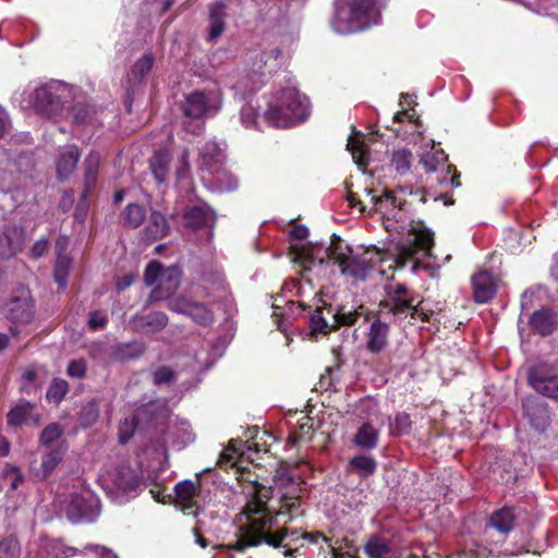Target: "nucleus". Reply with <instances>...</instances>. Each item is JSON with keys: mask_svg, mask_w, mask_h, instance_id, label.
<instances>
[{"mask_svg": "<svg viewBox=\"0 0 558 558\" xmlns=\"http://www.w3.org/2000/svg\"><path fill=\"white\" fill-rule=\"evenodd\" d=\"M270 435L259 430L258 426L246 427V547L266 543L272 547L281 546L287 531L270 533L274 517L266 504L271 495L270 471L263 462L269 460L268 442Z\"/></svg>", "mask_w": 558, "mask_h": 558, "instance_id": "1", "label": "nucleus"}, {"mask_svg": "<svg viewBox=\"0 0 558 558\" xmlns=\"http://www.w3.org/2000/svg\"><path fill=\"white\" fill-rule=\"evenodd\" d=\"M325 256L319 257L315 250L294 248V262L302 267L304 271L311 270L312 266L318 262L323 264L325 257L332 259L340 268L343 275H349L355 279H365L372 268L371 259L367 254H353L350 246L345 245L339 236L332 234L330 244L324 251Z\"/></svg>", "mask_w": 558, "mask_h": 558, "instance_id": "2", "label": "nucleus"}, {"mask_svg": "<svg viewBox=\"0 0 558 558\" xmlns=\"http://www.w3.org/2000/svg\"><path fill=\"white\" fill-rule=\"evenodd\" d=\"M374 9L375 0H341L336 5L333 29L344 35L369 27Z\"/></svg>", "mask_w": 558, "mask_h": 558, "instance_id": "3", "label": "nucleus"}, {"mask_svg": "<svg viewBox=\"0 0 558 558\" xmlns=\"http://www.w3.org/2000/svg\"><path fill=\"white\" fill-rule=\"evenodd\" d=\"M59 513L73 523L92 522L100 512L99 500L86 488H75L66 495H59Z\"/></svg>", "mask_w": 558, "mask_h": 558, "instance_id": "4", "label": "nucleus"}, {"mask_svg": "<svg viewBox=\"0 0 558 558\" xmlns=\"http://www.w3.org/2000/svg\"><path fill=\"white\" fill-rule=\"evenodd\" d=\"M182 279V271L177 266L162 268L157 262L147 265L144 280L147 286H157L148 296L150 303L168 300L179 288Z\"/></svg>", "mask_w": 558, "mask_h": 558, "instance_id": "5", "label": "nucleus"}, {"mask_svg": "<svg viewBox=\"0 0 558 558\" xmlns=\"http://www.w3.org/2000/svg\"><path fill=\"white\" fill-rule=\"evenodd\" d=\"M434 245V234L424 227L413 229V238L397 245L396 264L403 268L407 263L415 257L416 252L424 251L426 254Z\"/></svg>", "mask_w": 558, "mask_h": 558, "instance_id": "6", "label": "nucleus"}, {"mask_svg": "<svg viewBox=\"0 0 558 558\" xmlns=\"http://www.w3.org/2000/svg\"><path fill=\"white\" fill-rule=\"evenodd\" d=\"M279 102L289 113V118L280 121V124H299L304 122L310 114L308 99L295 88H283L278 94Z\"/></svg>", "mask_w": 558, "mask_h": 558, "instance_id": "7", "label": "nucleus"}, {"mask_svg": "<svg viewBox=\"0 0 558 558\" xmlns=\"http://www.w3.org/2000/svg\"><path fill=\"white\" fill-rule=\"evenodd\" d=\"M66 451V441H60L52 448H45L40 462L32 461L29 464V472L33 477L37 481L47 480L63 460Z\"/></svg>", "mask_w": 558, "mask_h": 558, "instance_id": "8", "label": "nucleus"}, {"mask_svg": "<svg viewBox=\"0 0 558 558\" xmlns=\"http://www.w3.org/2000/svg\"><path fill=\"white\" fill-rule=\"evenodd\" d=\"M527 381L541 395L551 399L558 398V375L546 364L538 363L531 367Z\"/></svg>", "mask_w": 558, "mask_h": 558, "instance_id": "9", "label": "nucleus"}, {"mask_svg": "<svg viewBox=\"0 0 558 558\" xmlns=\"http://www.w3.org/2000/svg\"><path fill=\"white\" fill-rule=\"evenodd\" d=\"M420 162L424 167L426 172H436L438 170H445L444 177L438 178L440 183H449L452 186H459V177L456 168L447 163V156L442 150H435L426 153L421 157Z\"/></svg>", "mask_w": 558, "mask_h": 558, "instance_id": "10", "label": "nucleus"}, {"mask_svg": "<svg viewBox=\"0 0 558 558\" xmlns=\"http://www.w3.org/2000/svg\"><path fill=\"white\" fill-rule=\"evenodd\" d=\"M225 160V147L217 142L209 141L199 149L197 163L199 171L214 174L219 172Z\"/></svg>", "mask_w": 558, "mask_h": 558, "instance_id": "11", "label": "nucleus"}, {"mask_svg": "<svg viewBox=\"0 0 558 558\" xmlns=\"http://www.w3.org/2000/svg\"><path fill=\"white\" fill-rule=\"evenodd\" d=\"M374 210L380 213L387 220L396 222L404 219V206L407 202L399 199L392 192L386 191L380 196H373Z\"/></svg>", "mask_w": 558, "mask_h": 558, "instance_id": "12", "label": "nucleus"}, {"mask_svg": "<svg viewBox=\"0 0 558 558\" xmlns=\"http://www.w3.org/2000/svg\"><path fill=\"white\" fill-rule=\"evenodd\" d=\"M183 111L186 117L198 120L203 117L216 113L218 107L211 105L209 96L204 93L195 92L186 97Z\"/></svg>", "mask_w": 558, "mask_h": 558, "instance_id": "13", "label": "nucleus"}, {"mask_svg": "<svg viewBox=\"0 0 558 558\" xmlns=\"http://www.w3.org/2000/svg\"><path fill=\"white\" fill-rule=\"evenodd\" d=\"M529 324L534 333L546 337L557 330L558 314L550 307H542L532 314Z\"/></svg>", "mask_w": 558, "mask_h": 558, "instance_id": "14", "label": "nucleus"}, {"mask_svg": "<svg viewBox=\"0 0 558 558\" xmlns=\"http://www.w3.org/2000/svg\"><path fill=\"white\" fill-rule=\"evenodd\" d=\"M241 446L240 440H231L229 446L222 451L218 461L219 466L226 471H231L238 482L242 481L244 473V468L241 465L243 454Z\"/></svg>", "mask_w": 558, "mask_h": 558, "instance_id": "15", "label": "nucleus"}, {"mask_svg": "<svg viewBox=\"0 0 558 558\" xmlns=\"http://www.w3.org/2000/svg\"><path fill=\"white\" fill-rule=\"evenodd\" d=\"M80 160V151L75 145H66L60 149L56 159L57 177L65 181L75 171Z\"/></svg>", "mask_w": 558, "mask_h": 558, "instance_id": "16", "label": "nucleus"}, {"mask_svg": "<svg viewBox=\"0 0 558 558\" xmlns=\"http://www.w3.org/2000/svg\"><path fill=\"white\" fill-rule=\"evenodd\" d=\"M415 298H389L386 301L380 302V306L386 308L389 313L395 316H408L415 317L420 315L423 322H427L429 318L427 314L418 311V305H414Z\"/></svg>", "mask_w": 558, "mask_h": 558, "instance_id": "17", "label": "nucleus"}, {"mask_svg": "<svg viewBox=\"0 0 558 558\" xmlns=\"http://www.w3.org/2000/svg\"><path fill=\"white\" fill-rule=\"evenodd\" d=\"M390 327L380 319H375L366 335V349L373 354L381 353L388 347Z\"/></svg>", "mask_w": 558, "mask_h": 558, "instance_id": "18", "label": "nucleus"}, {"mask_svg": "<svg viewBox=\"0 0 558 558\" xmlns=\"http://www.w3.org/2000/svg\"><path fill=\"white\" fill-rule=\"evenodd\" d=\"M473 299L476 303H486L496 293V283L490 272L482 270L472 277Z\"/></svg>", "mask_w": 558, "mask_h": 558, "instance_id": "19", "label": "nucleus"}, {"mask_svg": "<svg viewBox=\"0 0 558 558\" xmlns=\"http://www.w3.org/2000/svg\"><path fill=\"white\" fill-rule=\"evenodd\" d=\"M286 117L289 118V113L279 102V98L277 97L276 102L270 104L263 116L259 117L256 112H253L250 122L254 124L257 129L260 128L259 120L267 123L269 126L277 129H288L294 126V124H280V121L283 120Z\"/></svg>", "mask_w": 558, "mask_h": 558, "instance_id": "20", "label": "nucleus"}, {"mask_svg": "<svg viewBox=\"0 0 558 558\" xmlns=\"http://www.w3.org/2000/svg\"><path fill=\"white\" fill-rule=\"evenodd\" d=\"M40 422V415L35 413V408L29 402L16 404L8 413V424L13 427L22 425L37 426Z\"/></svg>", "mask_w": 558, "mask_h": 558, "instance_id": "21", "label": "nucleus"}, {"mask_svg": "<svg viewBox=\"0 0 558 558\" xmlns=\"http://www.w3.org/2000/svg\"><path fill=\"white\" fill-rule=\"evenodd\" d=\"M60 106V99L51 86L44 85L34 90L33 107L38 112L52 114Z\"/></svg>", "mask_w": 558, "mask_h": 558, "instance_id": "22", "label": "nucleus"}, {"mask_svg": "<svg viewBox=\"0 0 558 558\" xmlns=\"http://www.w3.org/2000/svg\"><path fill=\"white\" fill-rule=\"evenodd\" d=\"M7 313L9 319L12 322H31L33 318V303L27 293L12 299L8 304Z\"/></svg>", "mask_w": 558, "mask_h": 558, "instance_id": "23", "label": "nucleus"}, {"mask_svg": "<svg viewBox=\"0 0 558 558\" xmlns=\"http://www.w3.org/2000/svg\"><path fill=\"white\" fill-rule=\"evenodd\" d=\"M134 329L145 332H156L165 328L168 317L162 312H154L147 315H136L132 319Z\"/></svg>", "mask_w": 558, "mask_h": 558, "instance_id": "24", "label": "nucleus"}, {"mask_svg": "<svg viewBox=\"0 0 558 558\" xmlns=\"http://www.w3.org/2000/svg\"><path fill=\"white\" fill-rule=\"evenodd\" d=\"M169 230V223L165 216L159 211H151L143 230V236L146 241L151 242L166 236Z\"/></svg>", "mask_w": 558, "mask_h": 558, "instance_id": "25", "label": "nucleus"}, {"mask_svg": "<svg viewBox=\"0 0 558 558\" xmlns=\"http://www.w3.org/2000/svg\"><path fill=\"white\" fill-rule=\"evenodd\" d=\"M149 167L155 180L165 183L171 172V157L167 149L157 150L149 160Z\"/></svg>", "mask_w": 558, "mask_h": 558, "instance_id": "26", "label": "nucleus"}, {"mask_svg": "<svg viewBox=\"0 0 558 558\" xmlns=\"http://www.w3.org/2000/svg\"><path fill=\"white\" fill-rule=\"evenodd\" d=\"M213 221V215L209 209L201 206L186 208L182 216V225L190 229H198L208 226Z\"/></svg>", "mask_w": 558, "mask_h": 558, "instance_id": "27", "label": "nucleus"}, {"mask_svg": "<svg viewBox=\"0 0 558 558\" xmlns=\"http://www.w3.org/2000/svg\"><path fill=\"white\" fill-rule=\"evenodd\" d=\"M112 481L118 489L124 494L135 492L138 486V477L136 473L129 466H121L117 469Z\"/></svg>", "mask_w": 558, "mask_h": 558, "instance_id": "28", "label": "nucleus"}, {"mask_svg": "<svg viewBox=\"0 0 558 558\" xmlns=\"http://www.w3.org/2000/svg\"><path fill=\"white\" fill-rule=\"evenodd\" d=\"M197 488L195 484L190 481H181L174 486V494L177 504H179L183 511H187L194 506V498L196 496Z\"/></svg>", "mask_w": 558, "mask_h": 558, "instance_id": "29", "label": "nucleus"}, {"mask_svg": "<svg viewBox=\"0 0 558 558\" xmlns=\"http://www.w3.org/2000/svg\"><path fill=\"white\" fill-rule=\"evenodd\" d=\"M515 515L511 508L495 511L489 518V525L501 534H508L514 527Z\"/></svg>", "mask_w": 558, "mask_h": 558, "instance_id": "30", "label": "nucleus"}, {"mask_svg": "<svg viewBox=\"0 0 558 558\" xmlns=\"http://www.w3.org/2000/svg\"><path fill=\"white\" fill-rule=\"evenodd\" d=\"M360 316H364L367 319L366 311L364 306H359L354 311H347L344 305L337 308L336 313L332 314V327L338 329L340 326H353Z\"/></svg>", "mask_w": 558, "mask_h": 558, "instance_id": "31", "label": "nucleus"}, {"mask_svg": "<svg viewBox=\"0 0 558 558\" xmlns=\"http://www.w3.org/2000/svg\"><path fill=\"white\" fill-rule=\"evenodd\" d=\"M225 5L221 2L215 3L209 10V33L208 40H216L225 31Z\"/></svg>", "mask_w": 558, "mask_h": 558, "instance_id": "32", "label": "nucleus"}, {"mask_svg": "<svg viewBox=\"0 0 558 558\" xmlns=\"http://www.w3.org/2000/svg\"><path fill=\"white\" fill-rule=\"evenodd\" d=\"M353 442L364 450H372L378 444V430L369 423H365L357 429Z\"/></svg>", "mask_w": 558, "mask_h": 558, "instance_id": "33", "label": "nucleus"}, {"mask_svg": "<svg viewBox=\"0 0 558 558\" xmlns=\"http://www.w3.org/2000/svg\"><path fill=\"white\" fill-rule=\"evenodd\" d=\"M364 551L368 558H386L391 551V546L389 541L377 534H372L364 545Z\"/></svg>", "mask_w": 558, "mask_h": 558, "instance_id": "34", "label": "nucleus"}, {"mask_svg": "<svg viewBox=\"0 0 558 558\" xmlns=\"http://www.w3.org/2000/svg\"><path fill=\"white\" fill-rule=\"evenodd\" d=\"M146 216L147 210L145 206L138 203H131L122 214V221L125 227L137 228L144 222Z\"/></svg>", "mask_w": 558, "mask_h": 558, "instance_id": "35", "label": "nucleus"}, {"mask_svg": "<svg viewBox=\"0 0 558 558\" xmlns=\"http://www.w3.org/2000/svg\"><path fill=\"white\" fill-rule=\"evenodd\" d=\"M350 468L361 477L373 475L377 469L376 460L371 456L359 454L349 462Z\"/></svg>", "mask_w": 558, "mask_h": 558, "instance_id": "36", "label": "nucleus"}, {"mask_svg": "<svg viewBox=\"0 0 558 558\" xmlns=\"http://www.w3.org/2000/svg\"><path fill=\"white\" fill-rule=\"evenodd\" d=\"M210 175V185L217 192H231L238 189L239 186V180L233 174L228 173L226 171L215 172L214 174Z\"/></svg>", "mask_w": 558, "mask_h": 558, "instance_id": "37", "label": "nucleus"}, {"mask_svg": "<svg viewBox=\"0 0 558 558\" xmlns=\"http://www.w3.org/2000/svg\"><path fill=\"white\" fill-rule=\"evenodd\" d=\"M72 269V260L63 256L61 254H58L56 265H54V281L59 286V291H63L68 286V277L70 275V271Z\"/></svg>", "mask_w": 558, "mask_h": 558, "instance_id": "38", "label": "nucleus"}, {"mask_svg": "<svg viewBox=\"0 0 558 558\" xmlns=\"http://www.w3.org/2000/svg\"><path fill=\"white\" fill-rule=\"evenodd\" d=\"M308 326L312 335H327L335 330L332 324H329L323 315L322 308H316L308 315Z\"/></svg>", "mask_w": 558, "mask_h": 558, "instance_id": "39", "label": "nucleus"}, {"mask_svg": "<svg viewBox=\"0 0 558 558\" xmlns=\"http://www.w3.org/2000/svg\"><path fill=\"white\" fill-rule=\"evenodd\" d=\"M413 155L409 149L395 150L391 155V166L399 174H405L412 166Z\"/></svg>", "mask_w": 558, "mask_h": 558, "instance_id": "40", "label": "nucleus"}, {"mask_svg": "<svg viewBox=\"0 0 558 558\" xmlns=\"http://www.w3.org/2000/svg\"><path fill=\"white\" fill-rule=\"evenodd\" d=\"M63 428L57 424L52 423L45 427L43 430L39 442L44 448H52L60 441H65L62 439Z\"/></svg>", "mask_w": 558, "mask_h": 558, "instance_id": "41", "label": "nucleus"}, {"mask_svg": "<svg viewBox=\"0 0 558 558\" xmlns=\"http://www.w3.org/2000/svg\"><path fill=\"white\" fill-rule=\"evenodd\" d=\"M185 316L192 318L198 325H208L213 322V313L205 305L193 302Z\"/></svg>", "mask_w": 558, "mask_h": 558, "instance_id": "42", "label": "nucleus"}, {"mask_svg": "<svg viewBox=\"0 0 558 558\" xmlns=\"http://www.w3.org/2000/svg\"><path fill=\"white\" fill-rule=\"evenodd\" d=\"M21 546L16 537L10 535L0 541V558H20Z\"/></svg>", "mask_w": 558, "mask_h": 558, "instance_id": "43", "label": "nucleus"}, {"mask_svg": "<svg viewBox=\"0 0 558 558\" xmlns=\"http://www.w3.org/2000/svg\"><path fill=\"white\" fill-rule=\"evenodd\" d=\"M100 165V156L96 151H92L85 159L84 170H85V180L87 184H93L96 181L98 169Z\"/></svg>", "mask_w": 558, "mask_h": 558, "instance_id": "44", "label": "nucleus"}, {"mask_svg": "<svg viewBox=\"0 0 558 558\" xmlns=\"http://www.w3.org/2000/svg\"><path fill=\"white\" fill-rule=\"evenodd\" d=\"M69 385L64 379L56 378L50 384L46 398L50 402L59 403L68 392Z\"/></svg>", "mask_w": 558, "mask_h": 558, "instance_id": "45", "label": "nucleus"}, {"mask_svg": "<svg viewBox=\"0 0 558 558\" xmlns=\"http://www.w3.org/2000/svg\"><path fill=\"white\" fill-rule=\"evenodd\" d=\"M137 424L138 423L135 416L124 418L122 422H120L118 437L121 444H125L131 439L137 427Z\"/></svg>", "mask_w": 558, "mask_h": 558, "instance_id": "46", "label": "nucleus"}, {"mask_svg": "<svg viewBox=\"0 0 558 558\" xmlns=\"http://www.w3.org/2000/svg\"><path fill=\"white\" fill-rule=\"evenodd\" d=\"M154 58L151 54L143 56L132 68V75L142 80L151 69Z\"/></svg>", "mask_w": 558, "mask_h": 558, "instance_id": "47", "label": "nucleus"}, {"mask_svg": "<svg viewBox=\"0 0 558 558\" xmlns=\"http://www.w3.org/2000/svg\"><path fill=\"white\" fill-rule=\"evenodd\" d=\"M175 177L179 182L184 181L190 175L189 151L184 149L175 162Z\"/></svg>", "mask_w": 558, "mask_h": 558, "instance_id": "48", "label": "nucleus"}, {"mask_svg": "<svg viewBox=\"0 0 558 558\" xmlns=\"http://www.w3.org/2000/svg\"><path fill=\"white\" fill-rule=\"evenodd\" d=\"M392 433L396 435H403L410 432L411 418L405 412H400L395 416L393 424H390Z\"/></svg>", "mask_w": 558, "mask_h": 558, "instance_id": "49", "label": "nucleus"}, {"mask_svg": "<svg viewBox=\"0 0 558 558\" xmlns=\"http://www.w3.org/2000/svg\"><path fill=\"white\" fill-rule=\"evenodd\" d=\"M192 301L184 296H178V298H169L168 299V308L171 312L185 315L187 313V310H190L192 305Z\"/></svg>", "mask_w": 558, "mask_h": 558, "instance_id": "50", "label": "nucleus"}, {"mask_svg": "<svg viewBox=\"0 0 558 558\" xmlns=\"http://www.w3.org/2000/svg\"><path fill=\"white\" fill-rule=\"evenodd\" d=\"M348 149L352 154V158L359 166H365L367 163L366 153L361 145L354 141H349Z\"/></svg>", "mask_w": 558, "mask_h": 558, "instance_id": "51", "label": "nucleus"}, {"mask_svg": "<svg viewBox=\"0 0 558 558\" xmlns=\"http://www.w3.org/2000/svg\"><path fill=\"white\" fill-rule=\"evenodd\" d=\"M70 377L83 378L86 374V362L84 360L71 361L66 368Z\"/></svg>", "mask_w": 558, "mask_h": 558, "instance_id": "52", "label": "nucleus"}, {"mask_svg": "<svg viewBox=\"0 0 558 558\" xmlns=\"http://www.w3.org/2000/svg\"><path fill=\"white\" fill-rule=\"evenodd\" d=\"M108 322L107 316L99 312L94 311L89 313L88 326L92 330H99L106 327Z\"/></svg>", "mask_w": 558, "mask_h": 558, "instance_id": "53", "label": "nucleus"}, {"mask_svg": "<svg viewBox=\"0 0 558 558\" xmlns=\"http://www.w3.org/2000/svg\"><path fill=\"white\" fill-rule=\"evenodd\" d=\"M84 550L94 554L96 558H118L111 549L100 545H87Z\"/></svg>", "mask_w": 558, "mask_h": 558, "instance_id": "54", "label": "nucleus"}, {"mask_svg": "<svg viewBox=\"0 0 558 558\" xmlns=\"http://www.w3.org/2000/svg\"><path fill=\"white\" fill-rule=\"evenodd\" d=\"M387 289H389V298H415L410 289L403 283H397L396 286H390Z\"/></svg>", "mask_w": 558, "mask_h": 558, "instance_id": "55", "label": "nucleus"}, {"mask_svg": "<svg viewBox=\"0 0 558 558\" xmlns=\"http://www.w3.org/2000/svg\"><path fill=\"white\" fill-rule=\"evenodd\" d=\"M173 378V372L169 367H159L154 372V383L160 385Z\"/></svg>", "mask_w": 558, "mask_h": 558, "instance_id": "56", "label": "nucleus"}, {"mask_svg": "<svg viewBox=\"0 0 558 558\" xmlns=\"http://www.w3.org/2000/svg\"><path fill=\"white\" fill-rule=\"evenodd\" d=\"M179 432L181 435H178V438L183 445H187L194 440V434L192 433L191 426L187 423H182Z\"/></svg>", "mask_w": 558, "mask_h": 558, "instance_id": "57", "label": "nucleus"}, {"mask_svg": "<svg viewBox=\"0 0 558 558\" xmlns=\"http://www.w3.org/2000/svg\"><path fill=\"white\" fill-rule=\"evenodd\" d=\"M47 248H48V240L40 239V240L36 241L34 243V245L32 246V250H31L32 256L35 258H38L47 252Z\"/></svg>", "mask_w": 558, "mask_h": 558, "instance_id": "58", "label": "nucleus"}, {"mask_svg": "<svg viewBox=\"0 0 558 558\" xmlns=\"http://www.w3.org/2000/svg\"><path fill=\"white\" fill-rule=\"evenodd\" d=\"M149 494L156 501H159V502L165 504L168 500H170V495H166L163 492V488H161V487L150 488Z\"/></svg>", "mask_w": 558, "mask_h": 558, "instance_id": "59", "label": "nucleus"}, {"mask_svg": "<svg viewBox=\"0 0 558 558\" xmlns=\"http://www.w3.org/2000/svg\"><path fill=\"white\" fill-rule=\"evenodd\" d=\"M308 235V229L305 226L299 225L291 230V236L296 240H304Z\"/></svg>", "mask_w": 558, "mask_h": 558, "instance_id": "60", "label": "nucleus"}, {"mask_svg": "<svg viewBox=\"0 0 558 558\" xmlns=\"http://www.w3.org/2000/svg\"><path fill=\"white\" fill-rule=\"evenodd\" d=\"M133 280H134V276L129 274V275H124L123 277L119 278L117 280V289L119 291H122L126 288H129L132 283H133Z\"/></svg>", "mask_w": 558, "mask_h": 558, "instance_id": "61", "label": "nucleus"}, {"mask_svg": "<svg viewBox=\"0 0 558 558\" xmlns=\"http://www.w3.org/2000/svg\"><path fill=\"white\" fill-rule=\"evenodd\" d=\"M9 124L7 113L0 108V138L4 134L7 126Z\"/></svg>", "mask_w": 558, "mask_h": 558, "instance_id": "62", "label": "nucleus"}, {"mask_svg": "<svg viewBox=\"0 0 558 558\" xmlns=\"http://www.w3.org/2000/svg\"><path fill=\"white\" fill-rule=\"evenodd\" d=\"M303 537L308 539L311 543H317L318 539L327 542V538L322 533H305Z\"/></svg>", "mask_w": 558, "mask_h": 558, "instance_id": "63", "label": "nucleus"}, {"mask_svg": "<svg viewBox=\"0 0 558 558\" xmlns=\"http://www.w3.org/2000/svg\"><path fill=\"white\" fill-rule=\"evenodd\" d=\"M9 452H10L9 441L5 438L0 437V457H5L9 454Z\"/></svg>", "mask_w": 558, "mask_h": 558, "instance_id": "64", "label": "nucleus"}]
</instances>
